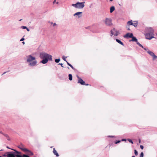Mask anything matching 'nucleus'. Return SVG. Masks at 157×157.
<instances>
[{
    "label": "nucleus",
    "instance_id": "nucleus-35",
    "mask_svg": "<svg viewBox=\"0 0 157 157\" xmlns=\"http://www.w3.org/2000/svg\"><path fill=\"white\" fill-rule=\"evenodd\" d=\"M144 49L145 50V51H148V50H149V49H148V48H144Z\"/></svg>",
    "mask_w": 157,
    "mask_h": 157
},
{
    "label": "nucleus",
    "instance_id": "nucleus-37",
    "mask_svg": "<svg viewBox=\"0 0 157 157\" xmlns=\"http://www.w3.org/2000/svg\"><path fill=\"white\" fill-rule=\"evenodd\" d=\"M108 136L109 137H114V136Z\"/></svg>",
    "mask_w": 157,
    "mask_h": 157
},
{
    "label": "nucleus",
    "instance_id": "nucleus-29",
    "mask_svg": "<svg viewBox=\"0 0 157 157\" xmlns=\"http://www.w3.org/2000/svg\"><path fill=\"white\" fill-rule=\"evenodd\" d=\"M24 37L23 36L20 40V41H23V40H25V39L24 38Z\"/></svg>",
    "mask_w": 157,
    "mask_h": 157
},
{
    "label": "nucleus",
    "instance_id": "nucleus-9",
    "mask_svg": "<svg viewBox=\"0 0 157 157\" xmlns=\"http://www.w3.org/2000/svg\"><path fill=\"white\" fill-rule=\"evenodd\" d=\"M119 34L118 31L116 30L115 28H113L111 31V36H112L114 35L115 36H117Z\"/></svg>",
    "mask_w": 157,
    "mask_h": 157
},
{
    "label": "nucleus",
    "instance_id": "nucleus-30",
    "mask_svg": "<svg viewBox=\"0 0 157 157\" xmlns=\"http://www.w3.org/2000/svg\"><path fill=\"white\" fill-rule=\"evenodd\" d=\"M120 142H121V140H118V141H117L115 142V143L116 144H118V143H119Z\"/></svg>",
    "mask_w": 157,
    "mask_h": 157
},
{
    "label": "nucleus",
    "instance_id": "nucleus-50",
    "mask_svg": "<svg viewBox=\"0 0 157 157\" xmlns=\"http://www.w3.org/2000/svg\"><path fill=\"white\" fill-rule=\"evenodd\" d=\"M67 68L68 69H69V67H67Z\"/></svg>",
    "mask_w": 157,
    "mask_h": 157
},
{
    "label": "nucleus",
    "instance_id": "nucleus-23",
    "mask_svg": "<svg viewBox=\"0 0 157 157\" xmlns=\"http://www.w3.org/2000/svg\"><path fill=\"white\" fill-rule=\"evenodd\" d=\"M60 61V59H55V62L56 63H58Z\"/></svg>",
    "mask_w": 157,
    "mask_h": 157
},
{
    "label": "nucleus",
    "instance_id": "nucleus-27",
    "mask_svg": "<svg viewBox=\"0 0 157 157\" xmlns=\"http://www.w3.org/2000/svg\"><path fill=\"white\" fill-rule=\"evenodd\" d=\"M128 140L130 143H131L132 144H133V142L131 140L128 139Z\"/></svg>",
    "mask_w": 157,
    "mask_h": 157
},
{
    "label": "nucleus",
    "instance_id": "nucleus-36",
    "mask_svg": "<svg viewBox=\"0 0 157 157\" xmlns=\"http://www.w3.org/2000/svg\"><path fill=\"white\" fill-rule=\"evenodd\" d=\"M33 155V153L30 151V156Z\"/></svg>",
    "mask_w": 157,
    "mask_h": 157
},
{
    "label": "nucleus",
    "instance_id": "nucleus-11",
    "mask_svg": "<svg viewBox=\"0 0 157 157\" xmlns=\"http://www.w3.org/2000/svg\"><path fill=\"white\" fill-rule=\"evenodd\" d=\"M82 12H76L73 14L74 16H76L78 18H80L82 16Z\"/></svg>",
    "mask_w": 157,
    "mask_h": 157
},
{
    "label": "nucleus",
    "instance_id": "nucleus-17",
    "mask_svg": "<svg viewBox=\"0 0 157 157\" xmlns=\"http://www.w3.org/2000/svg\"><path fill=\"white\" fill-rule=\"evenodd\" d=\"M134 23H133L132 25L134 26L135 27H136L138 25V22L137 21H134Z\"/></svg>",
    "mask_w": 157,
    "mask_h": 157
},
{
    "label": "nucleus",
    "instance_id": "nucleus-14",
    "mask_svg": "<svg viewBox=\"0 0 157 157\" xmlns=\"http://www.w3.org/2000/svg\"><path fill=\"white\" fill-rule=\"evenodd\" d=\"M132 38V39L131 40H130V41H135L136 42H137L138 40L136 37L134 36H133Z\"/></svg>",
    "mask_w": 157,
    "mask_h": 157
},
{
    "label": "nucleus",
    "instance_id": "nucleus-44",
    "mask_svg": "<svg viewBox=\"0 0 157 157\" xmlns=\"http://www.w3.org/2000/svg\"><path fill=\"white\" fill-rule=\"evenodd\" d=\"M0 133H1L2 134H3L2 133V131H0Z\"/></svg>",
    "mask_w": 157,
    "mask_h": 157
},
{
    "label": "nucleus",
    "instance_id": "nucleus-7",
    "mask_svg": "<svg viewBox=\"0 0 157 157\" xmlns=\"http://www.w3.org/2000/svg\"><path fill=\"white\" fill-rule=\"evenodd\" d=\"M17 147L22 151L25 152H29V150L25 148L24 145L22 143H21L20 145H18Z\"/></svg>",
    "mask_w": 157,
    "mask_h": 157
},
{
    "label": "nucleus",
    "instance_id": "nucleus-4",
    "mask_svg": "<svg viewBox=\"0 0 157 157\" xmlns=\"http://www.w3.org/2000/svg\"><path fill=\"white\" fill-rule=\"evenodd\" d=\"M85 2H77L75 4H72L71 6L76 9H82L85 6Z\"/></svg>",
    "mask_w": 157,
    "mask_h": 157
},
{
    "label": "nucleus",
    "instance_id": "nucleus-51",
    "mask_svg": "<svg viewBox=\"0 0 157 157\" xmlns=\"http://www.w3.org/2000/svg\"><path fill=\"white\" fill-rule=\"evenodd\" d=\"M21 19H20V20H19V21H21Z\"/></svg>",
    "mask_w": 157,
    "mask_h": 157
},
{
    "label": "nucleus",
    "instance_id": "nucleus-48",
    "mask_svg": "<svg viewBox=\"0 0 157 157\" xmlns=\"http://www.w3.org/2000/svg\"><path fill=\"white\" fill-rule=\"evenodd\" d=\"M85 85H86V86H87V85H88V84H85Z\"/></svg>",
    "mask_w": 157,
    "mask_h": 157
},
{
    "label": "nucleus",
    "instance_id": "nucleus-34",
    "mask_svg": "<svg viewBox=\"0 0 157 157\" xmlns=\"http://www.w3.org/2000/svg\"><path fill=\"white\" fill-rule=\"evenodd\" d=\"M58 64L60 65L62 67H64L63 65V64L61 63H59Z\"/></svg>",
    "mask_w": 157,
    "mask_h": 157
},
{
    "label": "nucleus",
    "instance_id": "nucleus-32",
    "mask_svg": "<svg viewBox=\"0 0 157 157\" xmlns=\"http://www.w3.org/2000/svg\"><path fill=\"white\" fill-rule=\"evenodd\" d=\"M136 44L140 46V45H141V44H140L139 42H138V41H137V42H136Z\"/></svg>",
    "mask_w": 157,
    "mask_h": 157
},
{
    "label": "nucleus",
    "instance_id": "nucleus-49",
    "mask_svg": "<svg viewBox=\"0 0 157 157\" xmlns=\"http://www.w3.org/2000/svg\"><path fill=\"white\" fill-rule=\"evenodd\" d=\"M132 157H135V156H132Z\"/></svg>",
    "mask_w": 157,
    "mask_h": 157
},
{
    "label": "nucleus",
    "instance_id": "nucleus-46",
    "mask_svg": "<svg viewBox=\"0 0 157 157\" xmlns=\"http://www.w3.org/2000/svg\"><path fill=\"white\" fill-rule=\"evenodd\" d=\"M6 72H4V73H3V74H5Z\"/></svg>",
    "mask_w": 157,
    "mask_h": 157
},
{
    "label": "nucleus",
    "instance_id": "nucleus-16",
    "mask_svg": "<svg viewBox=\"0 0 157 157\" xmlns=\"http://www.w3.org/2000/svg\"><path fill=\"white\" fill-rule=\"evenodd\" d=\"M115 7L114 6H112V7H111L110 9V13H112L115 10Z\"/></svg>",
    "mask_w": 157,
    "mask_h": 157
},
{
    "label": "nucleus",
    "instance_id": "nucleus-42",
    "mask_svg": "<svg viewBox=\"0 0 157 157\" xmlns=\"http://www.w3.org/2000/svg\"><path fill=\"white\" fill-rule=\"evenodd\" d=\"M7 147V148H8L10 149H11L12 150V148H9L8 146H7V147Z\"/></svg>",
    "mask_w": 157,
    "mask_h": 157
},
{
    "label": "nucleus",
    "instance_id": "nucleus-22",
    "mask_svg": "<svg viewBox=\"0 0 157 157\" xmlns=\"http://www.w3.org/2000/svg\"><path fill=\"white\" fill-rule=\"evenodd\" d=\"M67 58V57H65V56H63L62 57L63 59L66 62L67 61L66 60V58Z\"/></svg>",
    "mask_w": 157,
    "mask_h": 157
},
{
    "label": "nucleus",
    "instance_id": "nucleus-12",
    "mask_svg": "<svg viewBox=\"0 0 157 157\" xmlns=\"http://www.w3.org/2000/svg\"><path fill=\"white\" fill-rule=\"evenodd\" d=\"M133 36V34L132 33H128L124 36V37L125 38H132Z\"/></svg>",
    "mask_w": 157,
    "mask_h": 157
},
{
    "label": "nucleus",
    "instance_id": "nucleus-39",
    "mask_svg": "<svg viewBox=\"0 0 157 157\" xmlns=\"http://www.w3.org/2000/svg\"><path fill=\"white\" fill-rule=\"evenodd\" d=\"M140 47H141V48H143L144 49V48L143 47V45H142L141 44L140 45Z\"/></svg>",
    "mask_w": 157,
    "mask_h": 157
},
{
    "label": "nucleus",
    "instance_id": "nucleus-24",
    "mask_svg": "<svg viewBox=\"0 0 157 157\" xmlns=\"http://www.w3.org/2000/svg\"><path fill=\"white\" fill-rule=\"evenodd\" d=\"M20 28L22 29H25L26 28H27V27L25 26H21Z\"/></svg>",
    "mask_w": 157,
    "mask_h": 157
},
{
    "label": "nucleus",
    "instance_id": "nucleus-38",
    "mask_svg": "<svg viewBox=\"0 0 157 157\" xmlns=\"http://www.w3.org/2000/svg\"><path fill=\"white\" fill-rule=\"evenodd\" d=\"M26 29H27V31H28V32H29V29L28 28H27H27H26Z\"/></svg>",
    "mask_w": 157,
    "mask_h": 157
},
{
    "label": "nucleus",
    "instance_id": "nucleus-3",
    "mask_svg": "<svg viewBox=\"0 0 157 157\" xmlns=\"http://www.w3.org/2000/svg\"><path fill=\"white\" fill-rule=\"evenodd\" d=\"M40 59H43L40 62V63L43 64H46L48 60L52 61V56L49 54L45 52H41L39 55Z\"/></svg>",
    "mask_w": 157,
    "mask_h": 157
},
{
    "label": "nucleus",
    "instance_id": "nucleus-6",
    "mask_svg": "<svg viewBox=\"0 0 157 157\" xmlns=\"http://www.w3.org/2000/svg\"><path fill=\"white\" fill-rule=\"evenodd\" d=\"M112 19L110 18H106L105 20H104V22L106 25L110 26L112 25Z\"/></svg>",
    "mask_w": 157,
    "mask_h": 157
},
{
    "label": "nucleus",
    "instance_id": "nucleus-20",
    "mask_svg": "<svg viewBox=\"0 0 157 157\" xmlns=\"http://www.w3.org/2000/svg\"><path fill=\"white\" fill-rule=\"evenodd\" d=\"M3 135L7 138V139L8 140H10V139L8 135L4 134H3Z\"/></svg>",
    "mask_w": 157,
    "mask_h": 157
},
{
    "label": "nucleus",
    "instance_id": "nucleus-13",
    "mask_svg": "<svg viewBox=\"0 0 157 157\" xmlns=\"http://www.w3.org/2000/svg\"><path fill=\"white\" fill-rule=\"evenodd\" d=\"M53 152L54 154L56 155V156L58 157L59 156V154L55 150V148H53Z\"/></svg>",
    "mask_w": 157,
    "mask_h": 157
},
{
    "label": "nucleus",
    "instance_id": "nucleus-31",
    "mask_svg": "<svg viewBox=\"0 0 157 157\" xmlns=\"http://www.w3.org/2000/svg\"><path fill=\"white\" fill-rule=\"evenodd\" d=\"M126 29H127L128 30H130V29L129 28V26H127L126 27Z\"/></svg>",
    "mask_w": 157,
    "mask_h": 157
},
{
    "label": "nucleus",
    "instance_id": "nucleus-10",
    "mask_svg": "<svg viewBox=\"0 0 157 157\" xmlns=\"http://www.w3.org/2000/svg\"><path fill=\"white\" fill-rule=\"evenodd\" d=\"M77 77L78 79V83H80L82 85H85V82L81 78H80L78 75H77Z\"/></svg>",
    "mask_w": 157,
    "mask_h": 157
},
{
    "label": "nucleus",
    "instance_id": "nucleus-33",
    "mask_svg": "<svg viewBox=\"0 0 157 157\" xmlns=\"http://www.w3.org/2000/svg\"><path fill=\"white\" fill-rule=\"evenodd\" d=\"M140 148L141 149H143L144 148V146L142 145L140 146Z\"/></svg>",
    "mask_w": 157,
    "mask_h": 157
},
{
    "label": "nucleus",
    "instance_id": "nucleus-15",
    "mask_svg": "<svg viewBox=\"0 0 157 157\" xmlns=\"http://www.w3.org/2000/svg\"><path fill=\"white\" fill-rule=\"evenodd\" d=\"M116 40L117 42L118 43L120 44H121L123 46H124V44L120 40L118 39H116Z\"/></svg>",
    "mask_w": 157,
    "mask_h": 157
},
{
    "label": "nucleus",
    "instance_id": "nucleus-52",
    "mask_svg": "<svg viewBox=\"0 0 157 157\" xmlns=\"http://www.w3.org/2000/svg\"><path fill=\"white\" fill-rule=\"evenodd\" d=\"M56 3H57V4H58V2H56Z\"/></svg>",
    "mask_w": 157,
    "mask_h": 157
},
{
    "label": "nucleus",
    "instance_id": "nucleus-18",
    "mask_svg": "<svg viewBox=\"0 0 157 157\" xmlns=\"http://www.w3.org/2000/svg\"><path fill=\"white\" fill-rule=\"evenodd\" d=\"M127 23L128 25H133V23L132 22V20L128 21L127 22Z\"/></svg>",
    "mask_w": 157,
    "mask_h": 157
},
{
    "label": "nucleus",
    "instance_id": "nucleus-53",
    "mask_svg": "<svg viewBox=\"0 0 157 157\" xmlns=\"http://www.w3.org/2000/svg\"><path fill=\"white\" fill-rule=\"evenodd\" d=\"M156 35H157V33H156Z\"/></svg>",
    "mask_w": 157,
    "mask_h": 157
},
{
    "label": "nucleus",
    "instance_id": "nucleus-54",
    "mask_svg": "<svg viewBox=\"0 0 157 157\" xmlns=\"http://www.w3.org/2000/svg\"><path fill=\"white\" fill-rule=\"evenodd\" d=\"M0 157H1V156H0Z\"/></svg>",
    "mask_w": 157,
    "mask_h": 157
},
{
    "label": "nucleus",
    "instance_id": "nucleus-28",
    "mask_svg": "<svg viewBox=\"0 0 157 157\" xmlns=\"http://www.w3.org/2000/svg\"><path fill=\"white\" fill-rule=\"evenodd\" d=\"M28 59H27V61L28 62H29V55L27 56Z\"/></svg>",
    "mask_w": 157,
    "mask_h": 157
},
{
    "label": "nucleus",
    "instance_id": "nucleus-25",
    "mask_svg": "<svg viewBox=\"0 0 157 157\" xmlns=\"http://www.w3.org/2000/svg\"><path fill=\"white\" fill-rule=\"evenodd\" d=\"M134 153H135V155H138V151L136 150H135Z\"/></svg>",
    "mask_w": 157,
    "mask_h": 157
},
{
    "label": "nucleus",
    "instance_id": "nucleus-21",
    "mask_svg": "<svg viewBox=\"0 0 157 157\" xmlns=\"http://www.w3.org/2000/svg\"><path fill=\"white\" fill-rule=\"evenodd\" d=\"M67 63L68 65L70 66L73 69H74V68L71 64L69 63L68 62H67Z\"/></svg>",
    "mask_w": 157,
    "mask_h": 157
},
{
    "label": "nucleus",
    "instance_id": "nucleus-1",
    "mask_svg": "<svg viewBox=\"0 0 157 157\" xmlns=\"http://www.w3.org/2000/svg\"><path fill=\"white\" fill-rule=\"evenodd\" d=\"M14 151L7 152L3 155V156L7 157H29V155L26 154H22L21 152L15 149H12Z\"/></svg>",
    "mask_w": 157,
    "mask_h": 157
},
{
    "label": "nucleus",
    "instance_id": "nucleus-5",
    "mask_svg": "<svg viewBox=\"0 0 157 157\" xmlns=\"http://www.w3.org/2000/svg\"><path fill=\"white\" fill-rule=\"evenodd\" d=\"M37 63L35 57L30 55V66H35L36 65Z\"/></svg>",
    "mask_w": 157,
    "mask_h": 157
},
{
    "label": "nucleus",
    "instance_id": "nucleus-45",
    "mask_svg": "<svg viewBox=\"0 0 157 157\" xmlns=\"http://www.w3.org/2000/svg\"><path fill=\"white\" fill-rule=\"evenodd\" d=\"M56 2V0H55L53 2V3L54 4Z\"/></svg>",
    "mask_w": 157,
    "mask_h": 157
},
{
    "label": "nucleus",
    "instance_id": "nucleus-43",
    "mask_svg": "<svg viewBox=\"0 0 157 157\" xmlns=\"http://www.w3.org/2000/svg\"><path fill=\"white\" fill-rule=\"evenodd\" d=\"M22 43L23 44H25V42H24V41H23L22 42Z\"/></svg>",
    "mask_w": 157,
    "mask_h": 157
},
{
    "label": "nucleus",
    "instance_id": "nucleus-41",
    "mask_svg": "<svg viewBox=\"0 0 157 157\" xmlns=\"http://www.w3.org/2000/svg\"><path fill=\"white\" fill-rule=\"evenodd\" d=\"M56 25V23H54L53 25V26H55V25Z\"/></svg>",
    "mask_w": 157,
    "mask_h": 157
},
{
    "label": "nucleus",
    "instance_id": "nucleus-40",
    "mask_svg": "<svg viewBox=\"0 0 157 157\" xmlns=\"http://www.w3.org/2000/svg\"><path fill=\"white\" fill-rule=\"evenodd\" d=\"M121 141H126V139H122L121 140Z\"/></svg>",
    "mask_w": 157,
    "mask_h": 157
},
{
    "label": "nucleus",
    "instance_id": "nucleus-47",
    "mask_svg": "<svg viewBox=\"0 0 157 157\" xmlns=\"http://www.w3.org/2000/svg\"><path fill=\"white\" fill-rule=\"evenodd\" d=\"M110 1L112 2L113 1V0H109Z\"/></svg>",
    "mask_w": 157,
    "mask_h": 157
},
{
    "label": "nucleus",
    "instance_id": "nucleus-2",
    "mask_svg": "<svg viewBox=\"0 0 157 157\" xmlns=\"http://www.w3.org/2000/svg\"><path fill=\"white\" fill-rule=\"evenodd\" d=\"M144 32V35L146 39L150 40L154 38V30L151 27L146 28Z\"/></svg>",
    "mask_w": 157,
    "mask_h": 157
},
{
    "label": "nucleus",
    "instance_id": "nucleus-26",
    "mask_svg": "<svg viewBox=\"0 0 157 157\" xmlns=\"http://www.w3.org/2000/svg\"><path fill=\"white\" fill-rule=\"evenodd\" d=\"M144 153L143 152H141L140 153V157H143Z\"/></svg>",
    "mask_w": 157,
    "mask_h": 157
},
{
    "label": "nucleus",
    "instance_id": "nucleus-8",
    "mask_svg": "<svg viewBox=\"0 0 157 157\" xmlns=\"http://www.w3.org/2000/svg\"><path fill=\"white\" fill-rule=\"evenodd\" d=\"M147 52L152 57L153 60H154L157 59V56L153 52L149 50H148Z\"/></svg>",
    "mask_w": 157,
    "mask_h": 157
},
{
    "label": "nucleus",
    "instance_id": "nucleus-19",
    "mask_svg": "<svg viewBox=\"0 0 157 157\" xmlns=\"http://www.w3.org/2000/svg\"><path fill=\"white\" fill-rule=\"evenodd\" d=\"M69 79L70 80H72V76L71 74H69L68 75Z\"/></svg>",
    "mask_w": 157,
    "mask_h": 157
}]
</instances>
